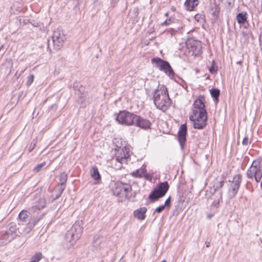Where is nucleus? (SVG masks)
Wrapping results in <instances>:
<instances>
[{
  "label": "nucleus",
  "mask_w": 262,
  "mask_h": 262,
  "mask_svg": "<svg viewBox=\"0 0 262 262\" xmlns=\"http://www.w3.org/2000/svg\"><path fill=\"white\" fill-rule=\"evenodd\" d=\"M90 173L91 177L95 181H99L101 180L100 174L96 166H94L92 167L90 170Z\"/></svg>",
  "instance_id": "obj_19"
},
{
  "label": "nucleus",
  "mask_w": 262,
  "mask_h": 262,
  "mask_svg": "<svg viewBox=\"0 0 262 262\" xmlns=\"http://www.w3.org/2000/svg\"><path fill=\"white\" fill-rule=\"evenodd\" d=\"M9 235L10 239H14L16 235V227L14 225L11 224L9 228L6 231Z\"/></svg>",
  "instance_id": "obj_22"
},
{
  "label": "nucleus",
  "mask_w": 262,
  "mask_h": 262,
  "mask_svg": "<svg viewBox=\"0 0 262 262\" xmlns=\"http://www.w3.org/2000/svg\"><path fill=\"white\" fill-rule=\"evenodd\" d=\"M47 204L46 198L39 194H36L31 202V207L29 208V210L33 212H37L38 210L44 208Z\"/></svg>",
  "instance_id": "obj_13"
},
{
  "label": "nucleus",
  "mask_w": 262,
  "mask_h": 262,
  "mask_svg": "<svg viewBox=\"0 0 262 262\" xmlns=\"http://www.w3.org/2000/svg\"><path fill=\"white\" fill-rule=\"evenodd\" d=\"M221 2L227 8L231 7L233 5L234 0H221Z\"/></svg>",
  "instance_id": "obj_28"
},
{
  "label": "nucleus",
  "mask_w": 262,
  "mask_h": 262,
  "mask_svg": "<svg viewBox=\"0 0 262 262\" xmlns=\"http://www.w3.org/2000/svg\"><path fill=\"white\" fill-rule=\"evenodd\" d=\"M260 185H261V187H262V181H261V182L260 183Z\"/></svg>",
  "instance_id": "obj_46"
},
{
  "label": "nucleus",
  "mask_w": 262,
  "mask_h": 262,
  "mask_svg": "<svg viewBox=\"0 0 262 262\" xmlns=\"http://www.w3.org/2000/svg\"><path fill=\"white\" fill-rule=\"evenodd\" d=\"M204 15L201 14H196L194 16V19L197 21L201 22L202 20H204Z\"/></svg>",
  "instance_id": "obj_30"
},
{
  "label": "nucleus",
  "mask_w": 262,
  "mask_h": 262,
  "mask_svg": "<svg viewBox=\"0 0 262 262\" xmlns=\"http://www.w3.org/2000/svg\"><path fill=\"white\" fill-rule=\"evenodd\" d=\"M32 25L34 27H38V23L37 22H34L33 23H31Z\"/></svg>",
  "instance_id": "obj_39"
},
{
  "label": "nucleus",
  "mask_w": 262,
  "mask_h": 262,
  "mask_svg": "<svg viewBox=\"0 0 262 262\" xmlns=\"http://www.w3.org/2000/svg\"><path fill=\"white\" fill-rule=\"evenodd\" d=\"M151 61L152 63L156 64V66L160 71H163L170 78L174 77V71L168 61L163 60L159 57L154 58Z\"/></svg>",
  "instance_id": "obj_10"
},
{
  "label": "nucleus",
  "mask_w": 262,
  "mask_h": 262,
  "mask_svg": "<svg viewBox=\"0 0 262 262\" xmlns=\"http://www.w3.org/2000/svg\"><path fill=\"white\" fill-rule=\"evenodd\" d=\"M9 235L5 232L0 236V245H5L10 242L13 239L9 238Z\"/></svg>",
  "instance_id": "obj_23"
},
{
  "label": "nucleus",
  "mask_w": 262,
  "mask_h": 262,
  "mask_svg": "<svg viewBox=\"0 0 262 262\" xmlns=\"http://www.w3.org/2000/svg\"><path fill=\"white\" fill-rule=\"evenodd\" d=\"M205 244H206V247H207V248L209 247H210V243H209V242H206L205 243Z\"/></svg>",
  "instance_id": "obj_42"
},
{
  "label": "nucleus",
  "mask_w": 262,
  "mask_h": 262,
  "mask_svg": "<svg viewBox=\"0 0 262 262\" xmlns=\"http://www.w3.org/2000/svg\"><path fill=\"white\" fill-rule=\"evenodd\" d=\"M169 187V186L167 182L160 183L149 194V199L151 202H156L165 195Z\"/></svg>",
  "instance_id": "obj_6"
},
{
  "label": "nucleus",
  "mask_w": 262,
  "mask_h": 262,
  "mask_svg": "<svg viewBox=\"0 0 262 262\" xmlns=\"http://www.w3.org/2000/svg\"><path fill=\"white\" fill-rule=\"evenodd\" d=\"M261 162V158H258L254 160L246 172L247 177L251 180L254 179L257 183H259L262 178Z\"/></svg>",
  "instance_id": "obj_3"
},
{
  "label": "nucleus",
  "mask_w": 262,
  "mask_h": 262,
  "mask_svg": "<svg viewBox=\"0 0 262 262\" xmlns=\"http://www.w3.org/2000/svg\"><path fill=\"white\" fill-rule=\"evenodd\" d=\"M67 175L65 172L61 173L59 178V184L58 186L57 190L55 191L56 192V194L54 200L59 198L64 191L66 187V184L67 181Z\"/></svg>",
  "instance_id": "obj_14"
},
{
  "label": "nucleus",
  "mask_w": 262,
  "mask_h": 262,
  "mask_svg": "<svg viewBox=\"0 0 262 262\" xmlns=\"http://www.w3.org/2000/svg\"><path fill=\"white\" fill-rule=\"evenodd\" d=\"M170 203H171V199H170V198L169 197L168 199H167V200L165 202V204L163 205L165 207H169L170 205Z\"/></svg>",
  "instance_id": "obj_35"
},
{
  "label": "nucleus",
  "mask_w": 262,
  "mask_h": 262,
  "mask_svg": "<svg viewBox=\"0 0 262 262\" xmlns=\"http://www.w3.org/2000/svg\"><path fill=\"white\" fill-rule=\"evenodd\" d=\"M136 114L126 111H120L117 116L118 123L125 126L134 125Z\"/></svg>",
  "instance_id": "obj_9"
},
{
  "label": "nucleus",
  "mask_w": 262,
  "mask_h": 262,
  "mask_svg": "<svg viewBox=\"0 0 262 262\" xmlns=\"http://www.w3.org/2000/svg\"><path fill=\"white\" fill-rule=\"evenodd\" d=\"M132 190V186L130 185L118 181L115 183L112 190L114 195L122 199H126Z\"/></svg>",
  "instance_id": "obj_7"
},
{
  "label": "nucleus",
  "mask_w": 262,
  "mask_h": 262,
  "mask_svg": "<svg viewBox=\"0 0 262 262\" xmlns=\"http://www.w3.org/2000/svg\"><path fill=\"white\" fill-rule=\"evenodd\" d=\"M198 0H186L184 6L188 11H191L198 5Z\"/></svg>",
  "instance_id": "obj_18"
},
{
  "label": "nucleus",
  "mask_w": 262,
  "mask_h": 262,
  "mask_svg": "<svg viewBox=\"0 0 262 262\" xmlns=\"http://www.w3.org/2000/svg\"><path fill=\"white\" fill-rule=\"evenodd\" d=\"M44 214H41L39 217L37 216L34 218L32 223L33 226L37 224V223L42 218Z\"/></svg>",
  "instance_id": "obj_32"
},
{
  "label": "nucleus",
  "mask_w": 262,
  "mask_h": 262,
  "mask_svg": "<svg viewBox=\"0 0 262 262\" xmlns=\"http://www.w3.org/2000/svg\"><path fill=\"white\" fill-rule=\"evenodd\" d=\"M129 150L126 147L118 149L113 161L116 169H121L123 164H126L130 160Z\"/></svg>",
  "instance_id": "obj_5"
},
{
  "label": "nucleus",
  "mask_w": 262,
  "mask_h": 262,
  "mask_svg": "<svg viewBox=\"0 0 262 262\" xmlns=\"http://www.w3.org/2000/svg\"><path fill=\"white\" fill-rule=\"evenodd\" d=\"M187 133V125L186 124H182L178 132V141L180 143L181 148L183 150L185 145L186 141V136Z\"/></svg>",
  "instance_id": "obj_15"
},
{
  "label": "nucleus",
  "mask_w": 262,
  "mask_h": 262,
  "mask_svg": "<svg viewBox=\"0 0 262 262\" xmlns=\"http://www.w3.org/2000/svg\"><path fill=\"white\" fill-rule=\"evenodd\" d=\"M250 143H251V141L249 139V138L248 137V136H246L244 137V138L243 139V140L242 142L243 144L244 145H247L250 144Z\"/></svg>",
  "instance_id": "obj_33"
},
{
  "label": "nucleus",
  "mask_w": 262,
  "mask_h": 262,
  "mask_svg": "<svg viewBox=\"0 0 262 262\" xmlns=\"http://www.w3.org/2000/svg\"><path fill=\"white\" fill-rule=\"evenodd\" d=\"M214 61H212V66L209 68V71L211 73V74H214L216 72V70L215 69L214 67Z\"/></svg>",
  "instance_id": "obj_36"
},
{
  "label": "nucleus",
  "mask_w": 262,
  "mask_h": 262,
  "mask_svg": "<svg viewBox=\"0 0 262 262\" xmlns=\"http://www.w3.org/2000/svg\"><path fill=\"white\" fill-rule=\"evenodd\" d=\"M154 101L157 108L163 112L167 111L170 107L171 101L167 88L165 85H162L155 91Z\"/></svg>",
  "instance_id": "obj_2"
},
{
  "label": "nucleus",
  "mask_w": 262,
  "mask_h": 262,
  "mask_svg": "<svg viewBox=\"0 0 262 262\" xmlns=\"http://www.w3.org/2000/svg\"><path fill=\"white\" fill-rule=\"evenodd\" d=\"M33 142H34V141H33V142H31V143L29 147V151L30 152L32 151L35 146V143H33Z\"/></svg>",
  "instance_id": "obj_37"
},
{
  "label": "nucleus",
  "mask_w": 262,
  "mask_h": 262,
  "mask_svg": "<svg viewBox=\"0 0 262 262\" xmlns=\"http://www.w3.org/2000/svg\"><path fill=\"white\" fill-rule=\"evenodd\" d=\"M30 213L27 210H22L18 215L19 219L24 222H27L29 220Z\"/></svg>",
  "instance_id": "obj_25"
},
{
  "label": "nucleus",
  "mask_w": 262,
  "mask_h": 262,
  "mask_svg": "<svg viewBox=\"0 0 262 262\" xmlns=\"http://www.w3.org/2000/svg\"><path fill=\"white\" fill-rule=\"evenodd\" d=\"M165 208V207H164V206L163 205H161L159 207H158V208H157L156 209H155V212H157L158 213H160L161 212H162L164 209Z\"/></svg>",
  "instance_id": "obj_34"
},
{
  "label": "nucleus",
  "mask_w": 262,
  "mask_h": 262,
  "mask_svg": "<svg viewBox=\"0 0 262 262\" xmlns=\"http://www.w3.org/2000/svg\"><path fill=\"white\" fill-rule=\"evenodd\" d=\"M225 181L222 178L217 177L215 178L210 184V192L214 195L216 193V199L215 200L212 205L217 207L221 201H222L223 191L222 187L224 185Z\"/></svg>",
  "instance_id": "obj_4"
},
{
  "label": "nucleus",
  "mask_w": 262,
  "mask_h": 262,
  "mask_svg": "<svg viewBox=\"0 0 262 262\" xmlns=\"http://www.w3.org/2000/svg\"><path fill=\"white\" fill-rule=\"evenodd\" d=\"M82 232V227L79 223H75L66 233L65 240L71 245H73L80 237Z\"/></svg>",
  "instance_id": "obj_8"
},
{
  "label": "nucleus",
  "mask_w": 262,
  "mask_h": 262,
  "mask_svg": "<svg viewBox=\"0 0 262 262\" xmlns=\"http://www.w3.org/2000/svg\"><path fill=\"white\" fill-rule=\"evenodd\" d=\"M52 39L54 48L58 50L63 46L66 40V37L62 31L60 29L57 28L54 31Z\"/></svg>",
  "instance_id": "obj_12"
},
{
  "label": "nucleus",
  "mask_w": 262,
  "mask_h": 262,
  "mask_svg": "<svg viewBox=\"0 0 262 262\" xmlns=\"http://www.w3.org/2000/svg\"><path fill=\"white\" fill-rule=\"evenodd\" d=\"M194 128L203 129L207 124V115L204 103V97L199 96L193 104L192 114L189 116Z\"/></svg>",
  "instance_id": "obj_1"
},
{
  "label": "nucleus",
  "mask_w": 262,
  "mask_h": 262,
  "mask_svg": "<svg viewBox=\"0 0 262 262\" xmlns=\"http://www.w3.org/2000/svg\"><path fill=\"white\" fill-rule=\"evenodd\" d=\"M210 93L211 97L213 98V101L215 103L219 101V98L220 95V91L218 89L213 88L210 90Z\"/></svg>",
  "instance_id": "obj_21"
},
{
  "label": "nucleus",
  "mask_w": 262,
  "mask_h": 262,
  "mask_svg": "<svg viewBox=\"0 0 262 262\" xmlns=\"http://www.w3.org/2000/svg\"><path fill=\"white\" fill-rule=\"evenodd\" d=\"M134 125L144 129H147L150 128L151 123L147 119L136 115Z\"/></svg>",
  "instance_id": "obj_16"
},
{
  "label": "nucleus",
  "mask_w": 262,
  "mask_h": 262,
  "mask_svg": "<svg viewBox=\"0 0 262 262\" xmlns=\"http://www.w3.org/2000/svg\"><path fill=\"white\" fill-rule=\"evenodd\" d=\"M146 170L145 168L142 167L140 169L132 172L133 176L136 178H142L143 177H146Z\"/></svg>",
  "instance_id": "obj_20"
},
{
  "label": "nucleus",
  "mask_w": 262,
  "mask_h": 262,
  "mask_svg": "<svg viewBox=\"0 0 262 262\" xmlns=\"http://www.w3.org/2000/svg\"><path fill=\"white\" fill-rule=\"evenodd\" d=\"M259 41H260V49L262 51V38H260Z\"/></svg>",
  "instance_id": "obj_40"
},
{
  "label": "nucleus",
  "mask_w": 262,
  "mask_h": 262,
  "mask_svg": "<svg viewBox=\"0 0 262 262\" xmlns=\"http://www.w3.org/2000/svg\"><path fill=\"white\" fill-rule=\"evenodd\" d=\"M147 211L146 207H141L134 211V215L138 220H143L145 218V213Z\"/></svg>",
  "instance_id": "obj_17"
},
{
  "label": "nucleus",
  "mask_w": 262,
  "mask_h": 262,
  "mask_svg": "<svg viewBox=\"0 0 262 262\" xmlns=\"http://www.w3.org/2000/svg\"><path fill=\"white\" fill-rule=\"evenodd\" d=\"M48 48L49 49L50 52H51V50L49 48V46L48 47Z\"/></svg>",
  "instance_id": "obj_44"
},
{
  "label": "nucleus",
  "mask_w": 262,
  "mask_h": 262,
  "mask_svg": "<svg viewBox=\"0 0 262 262\" xmlns=\"http://www.w3.org/2000/svg\"><path fill=\"white\" fill-rule=\"evenodd\" d=\"M210 13L214 17V19H216L219 17L220 13V9L218 6L215 5L213 8L210 10Z\"/></svg>",
  "instance_id": "obj_26"
},
{
  "label": "nucleus",
  "mask_w": 262,
  "mask_h": 262,
  "mask_svg": "<svg viewBox=\"0 0 262 262\" xmlns=\"http://www.w3.org/2000/svg\"><path fill=\"white\" fill-rule=\"evenodd\" d=\"M25 70V69H24V70H21V72H20V73H19L17 76V78H18L20 75H21V74L23 73L24 71Z\"/></svg>",
  "instance_id": "obj_43"
},
{
  "label": "nucleus",
  "mask_w": 262,
  "mask_h": 262,
  "mask_svg": "<svg viewBox=\"0 0 262 262\" xmlns=\"http://www.w3.org/2000/svg\"><path fill=\"white\" fill-rule=\"evenodd\" d=\"M34 78V76L33 74L30 75L28 77V80H27V81L26 82V84L28 86H29V85H30L32 84V83L33 82Z\"/></svg>",
  "instance_id": "obj_31"
},
{
  "label": "nucleus",
  "mask_w": 262,
  "mask_h": 262,
  "mask_svg": "<svg viewBox=\"0 0 262 262\" xmlns=\"http://www.w3.org/2000/svg\"><path fill=\"white\" fill-rule=\"evenodd\" d=\"M161 262H166V260H163Z\"/></svg>",
  "instance_id": "obj_45"
},
{
  "label": "nucleus",
  "mask_w": 262,
  "mask_h": 262,
  "mask_svg": "<svg viewBox=\"0 0 262 262\" xmlns=\"http://www.w3.org/2000/svg\"><path fill=\"white\" fill-rule=\"evenodd\" d=\"M4 48V44L0 42V51Z\"/></svg>",
  "instance_id": "obj_41"
},
{
  "label": "nucleus",
  "mask_w": 262,
  "mask_h": 262,
  "mask_svg": "<svg viewBox=\"0 0 262 262\" xmlns=\"http://www.w3.org/2000/svg\"><path fill=\"white\" fill-rule=\"evenodd\" d=\"M242 180L241 174H237L234 176L228 190V196L229 199H232L235 196L240 187Z\"/></svg>",
  "instance_id": "obj_11"
},
{
  "label": "nucleus",
  "mask_w": 262,
  "mask_h": 262,
  "mask_svg": "<svg viewBox=\"0 0 262 262\" xmlns=\"http://www.w3.org/2000/svg\"><path fill=\"white\" fill-rule=\"evenodd\" d=\"M46 165V162H42L41 163H40L39 164H38L37 165H36L33 170L36 172H39L41 169V168Z\"/></svg>",
  "instance_id": "obj_29"
},
{
  "label": "nucleus",
  "mask_w": 262,
  "mask_h": 262,
  "mask_svg": "<svg viewBox=\"0 0 262 262\" xmlns=\"http://www.w3.org/2000/svg\"><path fill=\"white\" fill-rule=\"evenodd\" d=\"M171 22V19H166L162 23V26H166L169 25Z\"/></svg>",
  "instance_id": "obj_38"
},
{
  "label": "nucleus",
  "mask_w": 262,
  "mask_h": 262,
  "mask_svg": "<svg viewBox=\"0 0 262 262\" xmlns=\"http://www.w3.org/2000/svg\"><path fill=\"white\" fill-rule=\"evenodd\" d=\"M42 257L41 253L37 252L31 258L30 262H38L42 258Z\"/></svg>",
  "instance_id": "obj_27"
},
{
  "label": "nucleus",
  "mask_w": 262,
  "mask_h": 262,
  "mask_svg": "<svg viewBox=\"0 0 262 262\" xmlns=\"http://www.w3.org/2000/svg\"><path fill=\"white\" fill-rule=\"evenodd\" d=\"M247 13L241 12L236 16L237 21L239 24H244L247 21Z\"/></svg>",
  "instance_id": "obj_24"
}]
</instances>
